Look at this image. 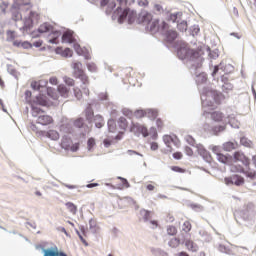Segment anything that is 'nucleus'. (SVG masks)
I'll return each instance as SVG.
<instances>
[{"label":"nucleus","instance_id":"1","mask_svg":"<svg viewBox=\"0 0 256 256\" xmlns=\"http://www.w3.org/2000/svg\"><path fill=\"white\" fill-rule=\"evenodd\" d=\"M117 9L115 10V16L119 17V23H123L126 19L129 24H133L135 18L137 17V13L129 8H125L128 4V0H117Z\"/></svg>","mask_w":256,"mask_h":256},{"label":"nucleus","instance_id":"2","mask_svg":"<svg viewBox=\"0 0 256 256\" xmlns=\"http://www.w3.org/2000/svg\"><path fill=\"white\" fill-rule=\"evenodd\" d=\"M73 76L74 78H77L82 82L81 88L79 86H75L73 88L74 97H76L77 100H81L83 97V94L89 97L90 96V90L88 87L90 84L89 76L86 73L73 75Z\"/></svg>","mask_w":256,"mask_h":256},{"label":"nucleus","instance_id":"3","mask_svg":"<svg viewBox=\"0 0 256 256\" xmlns=\"http://www.w3.org/2000/svg\"><path fill=\"white\" fill-rule=\"evenodd\" d=\"M43 106L46 107L48 105L46 97L43 95L36 96L35 100L31 102V116L37 118L38 115L44 113V111L38 107Z\"/></svg>","mask_w":256,"mask_h":256},{"label":"nucleus","instance_id":"4","mask_svg":"<svg viewBox=\"0 0 256 256\" xmlns=\"http://www.w3.org/2000/svg\"><path fill=\"white\" fill-rule=\"evenodd\" d=\"M177 55L179 59H182V60L184 59L193 60V59H198L200 57V52L190 49L188 48L187 45H184V47L178 49Z\"/></svg>","mask_w":256,"mask_h":256},{"label":"nucleus","instance_id":"5","mask_svg":"<svg viewBox=\"0 0 256 256\" xmlns=\"http://www.w3.org/2000/svg\"><path fill=\"white\" fill-rule=\"evenodd\" d=\"M39 21V14L34 11H30L28 17L24 18L23 30L25 32L30 31L33 28L34 24H37Z\"/></svg>","mask_w":256,"mask_h":256},{"label":"nucleus","instance_id":"6","mask_svg":"<svg viewBox=\"0 0 256 256\" xmlns=\"http://www.w3.org/2000/svg\"><path fill=\"white\" fill-rule=\"evenodd\" d=\"M130 131L135 133L136 135L141 134L142 137H144V138L149 136L148 128L145 127L142 124H139V123L132 122L131 127H130Z\"/></svg>","mask_w":256,"mask_h":256},{"label":"nucleus","instance_id":"7","mask_svg":"<svg viewBox=\"0 0 256 256\" xmlns=\"http://www.w3.org/2000/svg\"><path fill=\"white\" fill-rule=\"evenodd\" d=\"M38 117L36 119V123L42 125V126H48V125H51L53 124L54 120H53V117L52 116H49V115H44L43 113L36 116Z\"/></svg>","mask_w":256,"mask_h":256},{"label":"nucleus","instance_id":"8","mask_svg":"<svg viewBox=\"0 0 256 256\" xmlns=\"http://www.w3.org/2000/svg\"><path fill=\"white\" fill-rule=\"evenodd\" d=\"M26 6V9H31L32 4L30 0H14V4H12V9H22Z\"/></svg>","mask_w":256,"mask_h":256},{"label":"nucleus","instance_id":"9","mask_svg":"<svg viewBox=\"0 0 256 256\" xmlns=\"http://www.w3.org/2000/svg\"><path fill=\"white\" fill-rule=\"evenodd\" d=\"M233 159H235L236 162H241L246 167H249L250 165V159L246 157L242 152H235L233 154Z\"/></svg>","mask_w":256,"mask_h":256},{"label":"nucleus","instance_id":"10","mask_svg":"<svg viewBox=\"0 0 256 256\" xmlns=\"http://www.w3.org/2000/svg\"><path fill=\"white\" fill-rule=\"evenodd\" d=\"M208 98H212L216 105H221L225 100V96L217 91H211L210 94H208Z\"/></svg>","mask_w":256,"mask_h":256},{"label":"nucleus","instance_id":"11","mask_svg":"<svg viewBox=\"0 0 256 256\" xmlns=\"http://www.w3.org/2000/svg\"><path fill=\"white\" fill-rule=\"evenodd\" d=\"M184 245L189 252L196 253L197 251H199V245H197L191 239L184 240Z\"/></svg>","mask_w":256,"mask_h":256},{"label":"nucleus","instance_id":"12","mask_svg":"<svg viewBox=\"0 0 256 256\" xmlns=\"http://www.w3.org/2000/svg\"><path fill=\"white\" fill-rule=\"evenodd\" d=\"M213 153L217 155L218 162H221L222 164H228L231 157L224 155L222 153L217 152V147H213L212 149Z\"/></svg>","mask_w":256,"mask_h":256},{"label":"nucleus","instance_id":"13","mask_svg":"<svg viewBox=\"0 0 256 256\" xmlns=\"http://www.w3.org/2000/svg\"><path fill=\"white\" fill-rule=\"evenodd\" d=\"M235 172L237 173H244L246 177H249L250 179L256 178V171H245L243 166H235Z\"/></svg>","mask_w":256,"mask_h":256},{"label":"nucleus","instance_id":"14","mask_svg":"<svg viewBox=\"0 0 256 256\" xmlns=\"http://www.w3.org/2000/svg\"><path fill=\"white\" fill-rule=\"evenodd\" d=\"M72 69H73V76L85 74V71L82 69V64L80 62L73 63Z\"/></svg>","mask_w":256,"mask_h":256},{"label":"nucleus","instance_id":"15","mask_svg":"<svg viewBox=\"0 0 256 256\" xmlns=\"http://www.w3.org/2000/svg\"><path fill=\"white\" fill-rule=\"evenodd\" d=\"M57 91L60 94V96L67 98L70 95V89L67 88V86L63 84H59L57 87Z\"/></svg>","mask_w":256,"mask_h":256},{"label":"nucleus","instance_id":"16","mask_svg":"<svg viewBox=\"0 0 256 256\" xmlns=\"http://www.w3.org/2000/svg\"><path fill=\"white\" fill-rule=\"evenodd\" d=\"M163 141H164L165 145L168 147H169V145H171V143H174L175 146L179 147V140L176 137L173 138L172 136L165 135L163 137Z\"/></svg>","mask_w":256,"mask_h":256},{"label":"nucleus","instance_id":"17","mask_svg":"<svg viewBox=\"0 0 256 256\" xmlns=\"http://www.w3.org/2000/svg\"><path fill=\"white\" fill-rule=\"evenodd\" d=\"M178 34L175 30H168L165 32V38L168 42H173L177 39Z\"/></svg>","mask_w":256,"mask_h":256},{"label":"nucleus","instance_id":"18","mask_svg":"<svg viewBox=\"0 0 256 256\" xmlns=\"http://www.w3.org/2000/svg\"><path fill=\"white\" fill-rule=\"evenodd\" d=\"M211 119L214 122H223L224 120V114L219 112V111H215L211 114Z\"/></svg>","mask_w":256,"mask_h":256},{"label":"nucleus","instance_id":"19","mask_svg":"<svg viewBox=\"0 0 256 256\" xmlns=\"http://www.w3.org/2000/svg\"><path fill=\"white\" fill-rule=\"evenodd\" d=\"M58 38H60V32L55 31L52 34H49L48 42L50 44H58Z\"/></svg>","mask_w":256,"mask_h":256},{"label":"nucleus","instance_id":"20","mask_svg":"<svg viewBox=\"0 0 256 256\" xmlns=\"http://www.w3.org/2000/svg\"><path fill=\"white\" fill-rule=\"evenodd\" d=\"M168 245L172 249H177L179 247V245H181V239L176 238V237L172 238L169 240Z\"/></svg>","mask_w":256,"mask_h":256},{"label":"nucleus","instance_id":"21","mask_svg":"<svg viewBox=\"0 0 256 256\" xmlns=\"http://www.w3.org/2000/svg\"><path fill=\"white\" fill-rule=\"evenodd\" d=\"M148 24L150 25L151 33H157L161 30V28L159 27V21L158 20H154L153 22H149Z\"/></svg>","mask_w":256,"mask_h":256},{"label":"nucleus","instance_id":"22","mask_svg":"<svg viewBox=\"0 0 256 256\" xmlns=\"http://www.w3.org/2000/svg\"><path fill=\"white\" fill-rule=\"evenodd\" d=\"M52 30V26L49 25L48 23H43L42 25L39 26L38 28V33H48L49 31Z\"/></svg>","mask_w":256,"mask_h":256},{"label":"nucleus","instance_id":"23","mask_svg":"<svg viewBox=\"0 0 256 256\" xmlns=\"http://www.w3.org/2000/svg\"><path fill=\"white\" fill-rule=\"evenodd\" d=\"M46 136L54 141L60 139V133H58L56 130H49Z\"/></svg>","mask_w":256,"mask_h":256},{"label":"nucleus","instance_id":"24","mask_svg":"<svg viewBox=\"0 0 256 256\" xmlns=\"http://www.w3.org/2000/svg\"><path fill=\"white\" fill-rule=\"evenodd\" d=\"M18 10H20V9L11 8L12 20H14V21L22 20V14Z\"/></svg>","mask_w":256,"mask_h":256},{"label":"nucleus","instance_id":"25","mask_svg":"<svg viewBox=\"0 0 256 256\" xmlns=\"http://www.w3.org/2000/svg\"><path fill=\"white\" fill-rule=\"evenodd\" d=\"M151 214H152V212L145 210V209H142L140 211V215H141L142 219L144 220V222H148L149 219L152 218Z\"/></svg>","mask_w":256,"mask_h":256},{"label":"nucleus","instance_id":"26","mask_svg":"<svg viewBox=\"0 0 256 256\" xmlns=\"http://www.w3.org/2000/svg\"><path fill=\"white\" fill-rule=\"evenodd\" d=\"M177 234H178V230L176 226L169 225L168 227H166V235L176 236Z\"/></svg>","mask_w":256,"mask_h":256},{"label":"nucleus","instance_id":"27","mask_svg":"<svg viewBox=\"0 0 256 256\" xmlns=\"http://www.w3.org/2000/svg\"><path fill=\"white\" fill-rule=\"evenodd\" d=\"M146 117H148L151 120H155L158 116V111L157 110H152V109H148L146 110Z\"/></svg>","mask_w":256,"mask_h":256},{"label":"nucleus","instance_id":"28","mask_svg":"<svg viewBox=\"0 0 256 256\" xmlns=\"http://www.w3.org/2000/svg\"><path fill=\"white\" fill-rule=\"evenodd\" d=\"M117 124H119V127L122 130H127V128H128V121L125 117H120L119 121H117Z\"/></svg>","mask_w":256,"mask_h":256},{"label":"nucleus","instance_id":"29","mask_svg":"<svg viewBox=\"0 0 256 256\" xmlns=\"http://www.w3.org/2000/svg\"><path fill=\"white\" fill-rule=\"evenodd\" d=\"M73 41V36L70 32H66L63 34L62 36V42L63 43H68V44H71Z\"/></svg>","mask_w":256,"mask_h":256},{"label":"nucleus","instance_id":"30","mask_svg":"<svg viewBox=\"0 0 256 256\" xmlns=\"http://www.w3.org/2000/svg\"><path fill=\"white\" fill-rule=\"evenodd\" d=\"M141 17H142V23L149 24L152 21V14L151 13H148V12L142 13Z\"/></svg>","mask_w":256,"mask_h":256},{"label":"nucleus","instance_id":"31","mask_svg":"<svg viewBox=\"0 0 256 256\" xmlns=\"http://www.w3.org/2000/svg\"><path fill=\"white\" fill-rule=\"evenodd\" d=\"M108 5V9L113 10L116 7V3L114 1L110 0H101V6H106Z\"/></svg>","mask_w":256,"mask_h":256},{"label":"nucleus","instance_id":"32","mask_svg":"<svg viewBox=\"0 0 256 256\" xmlns=\"http://www.w3.org/2000/svg\"><path fill=\"white\" fill-rule=\"evenodd\" d=\"M66 207L69 212H71L73 215H76L77 213V206L73 204L72 202H67Z\"/></svg>","mask_w":256,"mask_h":256},{"label":"nucleus","instance_id":"33","mask_svg":"<svg viewBox=\"0 0 256 256\" xmlns=\"http://www.w3.org/2000/svg\"><path fill=\"white\" fill-rule=\"evenodd\" d=\"M60 147H62L66 151L70 150V139L63 138L62 142L60 143Z\"/></svg>","mask_w":256,"mask_h":256},{"label":"nucleus","instance_id":"34","mask_svg":"<svg viewBox=\"0 0 256 256\" xmlns=\"http://www.w3.org/2000/svg\"><path fill=\"white\" fill-rule=\"evenodd\" d=\"M122 115L127 117V119H129V120H133V118H134V112L132 110L127 109V108L122 110Z\"/></svg>","mask_w":256,"mask_h":256},{"label":"nucleus","instance_id":"35","mask_svg":"<svg viewBox=\"0 0 256 256\" xmlns=\"http://www.w3.org/2000/svg\"><path fill=\"white\" fill-rule=\"evenodd\" d=\"M95 121H96L95 126H96L97 128H101V127H103L104 124H105L104 118H103L101 115H97V116L95 117Z\"/></svg>","mask_w":256,"mask_h":256},{"label":"nucleus","instance_id":"36","mask_svg":"<svg viewBox=\"0 0 256 256\" xmlns=\"http://www.w3.org/2000/svg\"><path fill=\"white\" fill-rule=\"evenodd\" d=\"M63 82L69 87H74L75 86V80L72 79L71 77L64 76L63 77Z\"/></svg>","mask_w":256,"mask_h":256},{"label":"nucleus","instance_id":"37","mask_svg":"<svg viewBox=\"0 0 256 256\" xmlns=\"http://www.w3.org/2000/svg\"><path fill=\"white\" fill-rule=\"evenodd\" d=\"M134 117L136 119H143L144 117H146V110H136L134 112Z\"/></svg>","mask_w":256,"mask_h":256},{"label":"nucleus","instance_id":"38","mask_svg":"<svg viewBox=\"0 0 256 256\" xmlns=\"http://www.w3.org/2000/svg\"><path fill=\"white\" fill-rule=\"evenodd\" d=\"M191 229H192L191 222L185 221L182 226V231H184V233H190Z\"/></svg>","mask_w":256,"mask_h":256},{"label":"nucleus","instance_id":"39","mask_svg":"<svg viewBox=\"0 0 256 256\" xmlns=\"http://www.w3.org/2000/svg\"><path fill=\"white\" fill-rule=\"evenodd\" d=\"M107 125H108V131L114 132L116 130V122L114 119L108 120Z\"/></svg>","mask_w":256,"mask_h":256},{"label":"nucleus","instance_id":"40","mask_svg":"<svg viewBox=\"0 0 256 256\" xmlns=\"http://www.w3.org/2000/svg\"><path fill=\"white\" fill-rule=\"evenodd\" d=\"M240 143H241V145L244 146V147H249V148H251V147L253 146V143H252L250 140H248V138H245V137H242V138H241Z\"/></svg>","mask_w":256,"mask_h":256},{"label":"nucleus","instance_id":"41","mask_svg":"<svg viewBox=\"0 0 256 256\" xmlns=\"http://www.w3.org/2000/svg\"><path fill=\"white\" fill-rule=\"evenodd\" d=\"M177 28L182 33L186 32L188 28L187 22L183 21L182 23L178 24Z\"/></svg>","mask_w":256,"mask_h":256},{"label":"nucleus","instance_id":"42","mask_svg":"<svg viewBox=\"0 0 256 256\" xmlns=\"http://www.w3.org/2000/svg\"><path fill=\"white\" fill-rule=\"evenodd\" d=\"M95 145H96V141H95L94 138L88 139V141H87V148H88V151H91L92 148L95 147Z\"/></svg>","mask_w":256,"mask_h":256},{"label":"nucleus","instance_id":"43","mask_svg":"<svg viewBox=\"0 0 256 256\" xmlns=\"http://www.w3.org/2000/svg\"><path fill=\"white\" fill-rule=\"evenodd\" d=\"M236 149V144L235 143H233V142H227L226 144H225V150L226 151H233V150H235Z\"/></svg>","mask_w":256,"mask_h":256},{"label":"nucleus","instance_id":"44","mask_svg":"<svg viewBox=\"0 0 256 256\" xmlns=\"http://www.w3.org/2000/svg\"><path fill=\"white\" fill-rule=\"evenodd\" d=\"M237 252L238 253H244L245 256H248L249 249L247 247H244V246H238L237 247Z\"/></svg>","mask_w":256,"mask_h":256},{"label":"nucleus","instance_id":"45","mask_svg":"<svg viewBox=\"0 0 256 256\" xmlns=\"http://www.w3.org/2000/svg\"><path fill=\"white\" fill-rule=\"evenodd\" d=\"M74 127L81 128L84 127V119L78 118L76 121H74Z\"/></svg>","mask_w":256,"mask_h":256},{"label":"nucleus","instance_id":"46","mask_svg":"<svg viewBox=\"0 0 256 256\" xmlns=\"http://www.w3.org/2000/svg\"><path fill=\"white\" fill-rule=\"evenodd\" d=\"M31 89L40 90L41 89V81L31 82Z\"/></svg>","mask_w":256,"mask_h":256},{"label":"nucleus","instance_id":"47","mask_svg":"<svg viewBox=\"0 0 256 256\" xmlns=\"http://www.w3.org/2000/svg\"><path fill=\"white\" fill-rule=\"evenodd\" d=\"M156 127H158L159 131H162L164 128V122L161 118L156 119Z\"/></svg>","mask_w":256,"mask_h":256},{"label":"nucleus","instance_id":"48","mask_svg":"<svg viewBox=\"0 0 256 256\" xmlns=\"http://www.w3.org/2000/svg\"><path fill=\"white\" fill-rule=\"evenodd\" d=\"M47 93H48V96H49V97H52L54 100H57V99H58V96H57L55 90H53L52 88H49V89L47 90Z\"/></svg>","mask_w":256,"mask_h":256},{"label":"nucleus","instance_id":"49","mask_svg":"<svg viewBox=\"0 0 256 256\" xmlns=\"http://www.w3.org/2000/svg\"><path fill=\"white\" fill-rule=\"evenodd\" d=\"M6 35L8 36V40H9V41H13V40H15V38H17V35L15 34V32H14V31H11V30H9V31L6 33Z\"/></svg>","mask_w":256,"mask_h":256},{"label":"nucleus","instance_id":"50","mask_svg":"<svg viewBox=\"0 0 256 256\" xmlns=\"http://www.w3.org/2000/svg\"><path fill=\"white\" fill-rule=\"evenodd\" d=\"M72 55H73V52L70 48H66L62 52L63 57H72Z\"/></svg>","mask_w":256,"mask_h":256},{"label":"nucleus","instance_id":"51","mask_svg":"<svg viewBox=\"0 0 256 256\" xmlns=\"http://www.w3.org/2000/svg\"><path fill=\"white\" fill-rule=\"evenodd\" d=\"M170 169H172V171H174L175 173H186V170L179 166H172L170 167Z\"/></svg>","mask_w":256,"mask_h":256},{"label":"nucleus","instance_id":"52","mask_svg":"<svg viewBox=\"0 0 256 256\" xmlns=\"http://www.w3.org/2000/svg\"><path fill=\"white\" fill-rule=\"evenodd\" d=\"M117 179L121 180L122 185H124L126 189L130 188V184L126 178L117 177Z\"/></svg>","mask_w":256,"mask_h":256},{"label":"nucleus","instance_id":"53","mask_svg":"<svg viewBox=\"0 0 256 256\" xmlns=\"http://www.w3.org/2000/svg\"><path fill=\"white\" fill-rule=\"evenodd\" d=\"M235 185L240 186L244 184V178L237 176L236 181L234 182Z\"/></svg>","mask_w":256,"mask_h":256},{"label":"nucleus","instance_id":"54","mask_svg":"<svg viewBox=\"0 0 256 256\" xmlns=\"http://www.w3.org/2000/svg\"><path fill=\"white\" fill-rule=\"evenodd\" d=\"M124 73H125V75H126L127 78L132 77L133 68H126V69L124 70Z\"/></svg>","mask_w":256,"mask_h":256},{"label":"nucleus","instance_id":"55","mask_svg":"<svg viewBox=\"0 0 256 256\" xmlns=\"http://www.w3.org/2000/svg\"><path fill=\"white\" fill-rule=\"evenodd\" d=\"M77 235L79 237V240H81V242L84 246H86V247L89 246V243H87L86 239H84V237L80 234V232H77Z\"/></svg>","mask_w":256,"mask_h":256},{"label":"nucleus","instance_id":"56","mask_svg":"<svg viewBox=\"0 0 256 256\" xmlns=\"http://www.w3.org/2000/svg\"><path fill=\"white\" fill-rule=\"evenodd\" d=\"M186 140L190 146H195L196 141H195V139L192 138V136H187Z\"/></svg>","mask_w":256,"mask_h":256},{"label":"nucleus","instance_id":"57","mask_svg":"<svg viewBox=\"0 0 256 256\" xmlns=\"http://www.w3.org/2000/svg\"><path fill=\"white\" fill-rule=\"evenodd\" d=\"M154 10H155L157 13H162V12H163V6H161V4H155V5H154Z\"/></svg>","mask_w":256,"mask_h":256},{"label":"nucleus","instance_id":"58","mask_svg":"<svg viewBox=\"0 0 256 256\" xmlns=\"http://www.w3.org/2000/svg\"><path fill=\"white\" fill-rule=\"evenodd\" d=\"M49 83L52 84V85H58V79H57V77H56V76L50 77Z\"/></svg>","mask_w":256,"mask_h":256},{"label":"nucleus","instance_id":"59","mask_svg":"<svg viewBox=\"0 0 256 256\" xmlns=\"http://www.w3.org/2000/svg\"><path fill=\"white\" fill-rule=\"evenodd\" d=\"M173 158L176 159V160L182 159V158H183L182 152H175V153L173 154Z\"/></svg>","mask_w":256,"mask_h":256},{"label":"nucleus","instance_id":"60","mask_svg":"<svg viewBox=\"0 0 256 256\" xmlns=\"http://www.w3.org/2000/svg\"><path fill=\"white\" fill-rule=\"evenodd\" d=\"M88 71L95 72L97 70L95 64L87 65Z\"/></svg>","mask_w":256,"mask_h":256},{"label":"nucleus","instance_id":"61","mask_svg":"<svg viewBox=\"0 0 256 256\" xmlns=\"http://www.w3.org/2000/svg\"><path fill=\"white\" fill-rule=\"evenodd\" d=\"M94 116V113L92 111H88L86 113V119L91 122L92 117Z\"/></svg>","mask_w":256,"mask_h":256},{"label":"nucleus","instance_id":"62","mask_svg":"<svg viewBox=\"0 0 256 256\" xmlns=\"http://www.w3.org/2000/svg\"><path fill=\"white\" fill-rule=\"evenodd\" d=\"M0 8H1L2 13H5V11L8 8V4L3 2V3H1Z\"/></svg>","mask_w":256,"mask_h":256},{"label":"nucleus","instance_id":"63","mask_svg":"<svg viewBox=\"0 0 256 256\" xmlns=\"http://www.w3.org/2000/svg\"><path fill=\"white\" fill-rule=\"evenodd\" d=\"M185 151L186 155H188L189 157L193 156V150L190 147H186Z\"/></svg>","mask_w":256,"mask_h":256},{"label":"nucleus","instance_id":"64","mask_svg":"<svg viewBox=\"0 0 256 256\" xmlns=\"http://www.w3.org/2000/svg\"><path fill=\"white\" fill-rule=\"evenodd\" d=\"M176 256H190L186 251H180Z\"/></svg>","mask_w":256,"mask_h":256}]
</instances>
